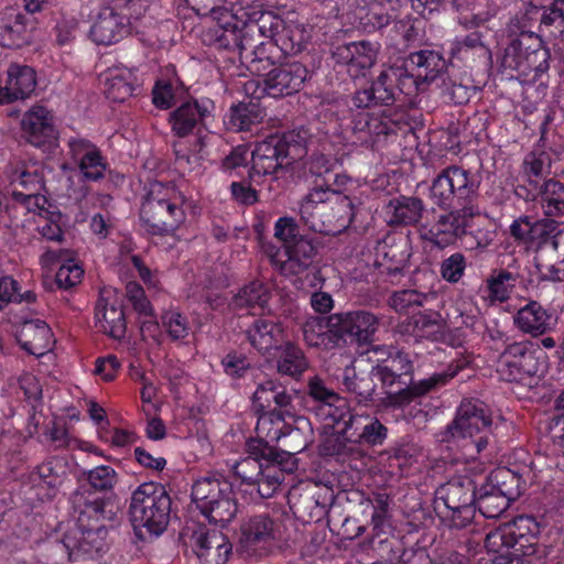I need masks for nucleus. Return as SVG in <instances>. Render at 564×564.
Listing matches in <instances>:
<instances>
[{
  "mask_svg": "<svg viewBox=\"0 0 564 564\" xmlns=\"http://www.w3.org/2000/svg\"><path fill=\"white\" fill-rule=\"evenodd\" d=\"M307 140L308 131L299 129L259 142L252 151L251 183L265 186L268 193H275L281 187L280 178L294 162L306 155Z\"/></svg>",
  "mask_w": 564,
  "mask_h": 564,
  "instance_id": "nucleus-1",
  "label": "nucleus"
},
{
  "mask_svg": "<svg viewBox=\"0 0 564 564\" xmlns=\"http://www.w3.org/2000/svg\"><path fill=\"white\" fill-rule=\"evenodd\" d=\"M247 447L248 456L236 462L231 469L261 498H270L284 480V474L296 468V459L262 441H250Z\"/></svg>",
  "mask_w": 564,
  "mask_h": 564,
  "instance_id": "nucleus-2",
  "label": "nucleus"
},
{
  "mask_svg": "<svg viewBox=\"0 0 564 564\" xmlns=\"http://www.w3.org/2000/svg\"><path fill=\"white\" fill-rule=\"evenodd\" d=\"M478 196V182L470 173L458 166H451L433 181L431 198L435 204L445 209L458 220L465 230L471 218L480 214V208L475 204Z\"/></svg>",
  "mask_w": 564,
  "mask_h": 564,
  "instance_id": "nucleus-3",
  "label": "nucleus"
},
{
  "mask_svg": "<svg viewBox=\"0 0 564 564\" xmlns=\"http://www.w3.org/2000/svg\"><path fill=\"white\" fill-rule=\"evenodd\" d=\"M172 500L156 482L141 484L131 496L130 521L138 539L145 541L161 535L167 528Z\"/></svg>",
  "mask_w": 564,
  "mask_h": 564,
  "instance_id": "nucleus-4",
  "label": "nucleus"
},
{
  "mask_svg": "<svg viewBox=\"0 0 564 564\" xmlns=\"http://www.w3.org/2000/svg\"><path fill=\"white\" fill-rule=\"evenodd\" d=\"M491 423L490 412L484 402L465 399L459 404L455 419L446 426L442 441L453 442L470 438L477 453H480L488 445Z\"/></svg>",
  "mask_w": 564,
  "mask_h": 564,
  "instance_id": "nucleus-5",
  "label": "nucleus"
},
{
  "mask_svg": "<svg viewBox=\"0 0 564 564\" xmlns=\"http://www.w3.org/2000/svg\"><path fill=\"white\" fill-rule=\"evenodd\" d=\"M169 192L160 183L152 184L142 203L140 219L151 235L173 234L185 220L184 209Z\"/></svg>",
  "mask_w": 564,
  "mask_h": 564,
  "instance_id": "nucleus-6",
  "label": "nucleus"
},
{
  "mask_svg": "<svg viewBox=\"0 0 564 564\" xmlns=\"http://www.w3.org/2000/svg\"><path fill=\"white\" fill-rule=\"evenodd\" d=\"M475 480L468 475H457L441 485L436 490L438 500L444 502L449 525L465 528L474 518L477 495Z\"/></svg>",
  "mask_w": 564,
  "mask_h": 564,
  "instance_id": "nucleus-7",
  "label": "nucleus"
},
{
  "mask_svg": "<svg viewBox=\"0 0 564 564\" xmlns=\"http://www.w3.org/2000/svg\"><path fill=\"white\" fill-rule=\"evenodd\" d=\"M282 541V524L268 513L247 517L240 524L238 551L248 556L269 554Z\"/></svg>",
  "mask_w": 564,
  "mask_h": 564,
  "instance_id": "nucleus-8",
  "label": "nucleus"
},
{
  "mask_svg": "<svg viewBox=\"0 0 564 564\" xmlns=\"http://www.w3.org/2000/svg\"><path fill=\"white\" fill-rule=\"evenodd\" d=\"M549 57L550 53L540 36L532 32H521L505 48L502 66L523 75L531 70L544 72L549 68Z\"/></svg>",
  "mask_w": 564,
  "mask_h": 564,
  "instance_id": "nucleus-9",
  "label": "nucleus"
},
{
  "mask_svg": "<svg viewBox=\"0 0 564 564\" xmlns=\"http://www.w3.org/2000/svg\"><path fill=\"white\" fill-rule=\"evenodd\" d=\"M307 74L306 67L299 62L282 64L265 74L261 82H248L246 91L252 90V94H257L260 89L256 98H260L263 94L273 98L290 96L300 91Z\"/></svg>",
  "mask_w": 564,
  "mask_h": 564,
  "instance_id": "nucleus-10",
  "label": "nucleus"
},
{
  "mask_svg": "<svg viewBox=\"0 0 564 564\" xmlns=\"http://www.w3.org/2000/svg\"><path fill=\"white\" fill-rule=\"evenodd\" d=\"M381 318L376 314L365 311H349L329 316L330 326L336 330L337 338L350 339L358 344L372 341L379 329Z\"/></svg>",
  "mask_w": 564,
  "mask_h": 564,
  "instance_id": "nucleus-11",
  "label": "nucleus"
},
{
  "mask_svg": "<svg viewBox=\"0 0 564 564\" xmlns=\"http://www.w3.org/2000/svg\"><path fill=\"white\" fill-rule=\"evenodd\" d=\"M134 6H140V2L129 0L122 7L121 0H118L117 7L126 12H118L116 8H104L90 29L93 41L97 44L110 45L122 40L129 33L131 9Z\"/></svg>",
  "mask_w": 564,
  "mask_h": 564,
  "instance_id": "nucleus-12",
  "label": "nucleus"
},
{
  "mask_svg": "<svg viewBox=\"0 0 564 564\" xmlns=\"http://www.w3.org/2000/svg\"><path fill=\"white\" fill-rule=\"evenodd\" d=\"M24 139L36 148H51L56 144L58 131L53 112L42 105H34L24 112L21 120Z\"/></svg>",
  "mask_w": 564,
  "mask_h": 564,
  "instance_id": "nucleus-13",
  "label": "nucleus"
},
{
  "mask_svg": "<svg viewBox=\"0 0 564 564\" xmlns=\"http://www.w3.org/2000/svg\"><path fill=\"white\" fill-rule=\"evenodd\" d=\"M70 505L76 527L79 528L105 524L116 517L112 503L96 497L88 489H76L70 496Z\"/></svg>",
  "mask_w": 564,
  "mask_h": 564,
  "instance_id": "nucleus-14",
  "label": "nucleus"
},
{
  "mask_svg": "<svg viewBox=\"0 0 564 564\" xmlns=\"http://www.w3.org/2000/svg\"><path fill=\"white\" fill-rule=\"evenodd\" d=\"M512 527L518 528L517 535L512 539V554L521 558L524 564H542L549 554L545 545L539 544V525L531 517H519L512 521Z\"/></svg>",
  "mask_w": 564,
  "mask_h": 564,
  "instance_id": "nucleus-15",
  "label": "nucleus"
},
{
  "mask_svg": "<svg viewBox=\"0 0 564 564\" xmlns=\"http://www.w3.org/2000/svg\"><path fill=\"white\" fill-rule=\"evenodd\" d=\"M551 155L543 150H535L528 153L522 163L523 185L516 189V194L525 200L538 198L539 188L544 181L549 180L552 171Z\"/></svg>",
  "mask_w": 564,
  "mask_h": 564,
  "instance_id": "nucleus-16",
  "label": "nucleus"
},
{
  "mask_svg": "<svg viewBox=\"0 0 564 564\" xmlns=\"http://www.w3.org/2000/svg\"><path fill=\"white\" fill-rule=\"evenodd\" d=\"M378 46L367 41L351 42L337 46L333 52L336 64L346 66L352 78L365 76L377 59Z\"/></svg>",
  "mask_w": 564,
  "mask_h": 564,
  "instance_id": "nucleus-17",
  "label": "nucleus"
},
{
  "mask_svg": "<svg viewBox=\"0 0 564 564\" xmlns=\"http://www.w3.org/2000/svg\"><path fill=\"white\" fill-rule=\"evenodd\" d=\"M372 375L383 387L404 389L412 381L413 362L408 354L393 350L387 358L378 360V364L372 367Z\"/></svg>",
  "mask_w": 564,
  "mask_h": 564,
  "instance_id": "nucleus-18",
  "label": "nucleus"
},
{
  "mask_svg": "<svg viewBox=\"0 0 564 564\" xmlns=\"http://www.w3.org/2000/svg\"><path fill=\"white\" fill-rule=\"evenodd\" d=\"M191 540L202 564H226L228 561L232 547L223 532L199 527Z\"/></svg>",
  "mask_w": 564,
  "mask_h": 564,
  "instance_id": "nucleus-19",
  "label": "nucleus"
},
{
  "mask_svg": "<svg viewBox=\"0 0 564 564\" xmlns=\"http://www.w3.org/2000/svg\"><path fill=\"white\" fill-rule=\"evenodd\" d=\"M69 154L85 181H99L105 176L107 163L100 150L84 138L68 140Z\"/></svg>",
  "mask_w": 564,
  "mask_h": 564,
  "instance_id": "nucleus-20",
  "label": "nucleus"
},
{
  "mask_svg": "<svg viewBox=\"0 0 564 564\" xmlns=\"http://www.w3.org/2000/svg\"><path fill=\"white\" fill-rule=\"evenodd\" d=\"M108 530L106 524L76 527L64 539L65 546L73 553H82L94 557L107 551Z\"/></svg>",
  "mask_w": 564,
  "mask_h": 564,
  "instance_id": "nucleus-21",
  "label": "nucleus"
},
{
  "mask_svg": "<svg viewBox=\"0 0 564 564\" xmlns=\"http://www.w3.org/2000/svg\"><path fill=\"white\" fill-rule=\"evenodd\" d=\"M327 192L325 204L328 207L324 216L323 234L335 236L348 228L354 220V204L348 196L339 192V188L327 186Z\"/></svg>",
  "mask_w": 564,
  "mask_h": 564,
  "instance_id": "nucleus-22",
  "label": "nucleus"
},
{
  "mask_svg": "<svg viewBox=\"0 0 564 564\" xmlns=\"http://www.w3.org/2000/svg\"><path fill=\"white\" fill-rule=\"evenodd\" d=\"M462 368L463 366L458 364L455 366L449 365L446 370L433 373L429 378L422 379L417 382H413L412 380L406 388L400 389L390 394V404L401 406L412 402L415 398L422 397L430 391L446 384Z\"/></svg>",
  "mask_w": 564,
  "mask_h": 564,
  "instance_id": "nucleus-23",
  "label": "nucleus"
},
{
  "mask_svg": "<svg viewBox=\"0 0 564 564\" xmlns=\"http://www.w3.org/2000/svg\"><path fill=\"white\" fill-rule=\"evenodd\" d=\"M375 264L382 273L400 274L410 258V248L405 239L379 241L376 247Z\"/></svg>",
  "mask_w": 564,
  "mask_h": 564,
  "instance_id": "nucleus-24",
  "label": "nucleus"
},
{
  "mask_svg": "<svg viewBox=\"0 0 564 564\" xmlns=\"http://www.w3.org/2000/svg\"><path fill=\"white\" fill-rule=\"evenodd\" d=\"M113 291L104 289L96 304V324L101 332L121 338L126 333V318L123 311L116 303L110 302Z\"/></svg>",
  "mask_w": 564,
  "mask_h": 564,
  "instance_id": "nucleus-25",
  "label": "nucleus"
},
{
  "mask_svg": "<svg viewBox=\"0 0 564 564\" xmlns=\"http://www.w3.org/2000/svg\"><path fill=\"white\" fill-rule=\"evenodd\" d=\"M30 36V19L18 8L6 7L0 11V44L21 46Z\"/></svg>",
  "mask_w": 564,
  "mask_h": 564,
  "instance_id": "nucleus-26",
  "label": "nucleus"
},
{
  "mask_svg": "<svg viewBox=\"0 0 564 564\" xmlns=\"http://www.w3.org/2000/svg\"><path fill=\"white\" fill-rule=\"evenodd\" d=\"M36 87V73L28 66L12 63L7 69L4 80V98L2 100L10 104L17 100L29 98Z\"/></svg>",
  "mask_w": 564,
  "mask_h": 564,
  "instance_id": "nucleus-27",
  "label": "nucleus"
},
{
  "mask_svg": "<svg viewBox=\"0 0 564 564\" xmlns=\"http://www.w3.org/2000/svg\"><path fill=\"white\" fill-rule=\"evenodd\" d=\"M240 59L252 73L260 74L273 64L272 50L278 47L274 42L259 41V39L238 37Z\"/></svg>",
  "mask_w": 564,
  "mask_h": 564,
  "instance_id": "nucleus-28",
  "label": "nucleus"
},
{
  "mask_svg": "<svg viewBox=\"0 0 564 564\" xmlns=\"http://www.w3.org/2000/svg\"><path fill=\"white\" fill-rule=\"evenodd\" d=\"M214 104L210 100L202 102H185L171 113V123L173 131L178 137H185L192 132L199 121L210 116Z\"/></svg>",
  "mask_w": 564,
  "mask_h": 564,
  "instance_id": "nucleus-29",
  "label": "nucleus"
},
{
  "mask_svg": "<svg viewBox=\"0 0 564 564\" xmlns=\"http://www.w3.org/2000/svg\"><path fill=\"white\" fill-rule=\"evenodd\" d=\"M231 484L221 475H208L197 479L192 487V501L199 511H203L213 502L231 494Z\"/></svg>",
  "mask_w": 564,
  "mask_h": 564,
  "instance_id": "nucleus-30",
  "label": "nucleus"
},
{
  "mask_svg": "<svg viewBox=\"0 0 564 564\" xmlns=\"http://www.w3.org/2000/svg\"><path fill=\"white\" fill-rule=\"evenodd\" d=\"M18 339L24 350L35 356L51 350L54 343L50 326L41 319L25 322Z\"/></svg>",
  "mask_w": 564,
  "mask_h": 564,
  "instance_id": "nucleus-31",
  "label": "nucleus"
},
{
  "mask_svg": "<svg viewBox=\"0 0 564 564\" xmlns=\"http://www.w3.org/2000/svg\"><path fill=\"white\" fill-rule=\"evenodd\" d=\"M350 430L357 441L370 447L383 445L389 435L388 427L377 416L366 412L350 421Z\"/></svg>",
  "mask_w": 564,
  "mask_h": 564,
  "instance_id": "nucleus-32",
  "label": "nucleus"
},
{
  "mask_svg": "<svg viewBox=\"0 0 564 564\" xmlns=\"http://www.w3.org/2000/svg\"><path fill=\"white\" fill-rule=\"evenodd\" d=\"M518 329L532 336H540L551 328V315L538 302L531 301L521 307L513 317Z\"/></svg>",
  "mask_w": 564,
  "mask_h": 564,
  "instance_id": "nucleus-33",
  "label": "nucleus"
},
{
  "mask_svg": "<svg viewBox=\"0 0 564 564\" xmlns=\"http://www.w3.org/2000/svg\"><path fill=\"white\" fill-rule=\"evenodd\" d=\"M424 204L419 197L400 196L391 199L386 206V215L390 225H414L423 214Z\"/></svg>",
  "mask_w": 564,
  "mask_h": 564,
  "instance_id": "nucleus-34",
  "label": "nucleus"
},
{
  "mask_svg": "<svg viewBox=\"0 0 564 564\" xmlns=\"http://www.w3.org/2000/svg\"><path fill=\"white\" fill-rule=\"evenodd\" d=\"M137 77L126 67H113L105 73V94L109 100L123 102L132 96Z\"/></svg>",
  "mask_w": 564,
  "mask_h": 564,
  "instance_id": "nucleus-35",
  "label": "nucleus"
},
{
  "mask_svg": "<svg viewBox=\"0 0 564 564\" xmlns=\"http://www.w3.org/2000/svg\"><path fill=\"white\" fill-rule=\"evenodd\" d=\"M406 65L425 84L435 80L441 75L446 67V62L440 53L422 50L411 53L406 58Z\"/></svg>",
  "mask_w": 564,
  "mask_h": 564,
  "instance_id": "nucleus-36",
  "label": "nucleus"
},
{
  "mask_svg": "<svg viewBox=\"0 0 564 564\" xmlns=\"http://www.w3.org/2000/svg\"><path fill=\"white\" fill-rule=\"evenodd\" d=\"M327 188L316 187L311 191L300 207L301 218L313 231L322 232L325 229L324 216L327 214L328 205L325 204Z\"/></svg>",
  "mask_w": 564,
  "mask_h": 564,
  "instance_id": "nucleus-37",
  "label": "nucleus"
},
{
  "mask_svg": "<svg viewBox=\"0 0 564 564\" xmlns=\"http://www.w3.org/2000/svg\"><path fill=\"white\" fill-rule=\"evenodd\" d=\"M303 337L311 347L330 349L340 340L328 317L313 316L303 324Z\"/></svg>",
  "mask_w": 564,
  "mask_h": 564,
  "instance_id": "nucleus-38",
  "label": "nucleus"
},
{
  "mask_svg": "<svg viewBox=\"0 0 564 564\" xmlns=\"http://www.w3.org/2000/svg\"><path fill=\"white\" fill-rule=\"evenodd\" d=\"M285 253L288 259L281 264L282 272L300 274L311 267L316 251L308 239L300 236L291 245H286Z\"/></svg>",
  "mask_w": 564,
  "mask_h": 564,
  "instance_id": "nucleus-39",
  "label": "nucleus"
},
{
  "mask_svg": "<svg viewBox=\"0 0 564 564\" xmlns=\"http://www.w3.org/2000/svg\"><path fill=\"white\" fill-rule=\"evenodd\" d=\"M251 345L259 351L268 352L282 343V329L279 324L269 319H257L247 330Z\"/></svg>",
  "mask_w": 564,
  "mask_h": 564,
  "instance_id": "nucleus-40",
  "label": "nucleus"
},
{
  "mask_svg": "<svg viewBox=\"0 0 564 564\" xmlns=\"http://www.w3.org/2000/svg\"><path fill=\"white\" fill-rule=\"evenodd\" d=\"M372 370L356 372L355 368L347 366L344 369L343 384L347 392L355 394L358 403L372 401L377 384Z\"/></svg>",
  "mask_w": 564,
  "mask_h": 564,
  "instance_id": "nucleus-41",
  "label": "nucleus"
},
{
  "mask_svg": "<svg viewBox=\"0 0 564 564\" xmlns=\"http://www.w3.org/2000/svg\"><path fill=\"white\" fill-rule=\"evenodd\" d=\"M283 25L284 21L279 15L272 11H263L260 12L257 20L248 22L239 35L249 39H269L276 43V37L280 35Z\"/></svg>",
  "mask_w": 564,
  "mask_h": 564,
  "instance_id": "nucleus-42",
  "label": "nucleus"
},
{
  "mask_svg": "<svg viewBox=\"0 0 564 564\" xmlns=\"http://www.w3.org/2000/svg\"><path fill=\"white\" fill-rule=\"evenodd\" d=\"M519 279L520 273L516 268L494 270L487 279L488 299L492 302H506Z\"/></svg>",
  "mask_w": 564,
  "mask_h": 564,
  "instance_id": "nucleus-43",
  "label": "nucleus"
},
{
  "mask_svg": "<svg viewBox=\"0 0 564 564\" xmlns=\"http://www.w3.org/2000/svg\"><path fill=\"white\" fill-rule=\"evenodd\" d=\"M451 213L438 216L435 224L426 234V238L436 247L445 248L465 234L462 225Z\"/></svg>",
  "mask_w": 564,
  "mask_h": 564,
  "instance_id": "nucleus-44",
  "label": "nucleus"
},
{
  "mask_svg": "<svg viewBox=\"0 0 564 564\" xmlns=\"http://www.w3.org/2000/svg\"><path fill=\"white\" fill-rule=\"evenodd\" d=\"M557 229L556 224L551 219H544L533 223L530 217L524 216L516 219L510 226V234L520 241L542 239L546 234Z\"/></svg>",
  "mask_w": 564,
  "mask_h": 564,
  "instance_id": "nucleus-45",
  "label": "nucleus"
},
{
  "mask_svg": "<svg viewBox=\"0 0 564 564\" xmlns=\"http://www.w3.org/2000/svg\"><path fill=\"white\" fill-rule=\"evenodd\" d=\"M490 490H497L511 502L521 494V477L509 468H498L484 482Z\"/></svg>",
  "mask_w": 564,
  "mask_h": 564,
  "instance_id": "nucleus-46",
  "label": "nucleus"
},
{
  "mask_svg": "<svg viewBox=\"0 0 564 564\" xmlns=\"http://www.w3.org/2000/svg\"><path fill=\"white\" fill-rule=\"evenodd\" d=\"M288 424L284 422L281 410L264 411L258 417L256 425L257 438L254 441L275 442L282 438Z\"/></svg>",
  "mask_w": 564,
  "mask_h": 564,
  "instance_id": "nucleus-47",
  "label": "nucleus"
},
{
  "mask_svg": "<svg viewBox=\"0 0 564 564\" xmlns=\"http://www.w3.org/2000/svg\"><path fill=\"white\" fill-rule=\"evenodd\" d=\"M511 501L497 490H490L485 484H481L477 490L475 499V509L488 519L500 517L510 506Z\"/></svg>",
  "mask_w": 564,
  "mask_h": 564,
  "instance_id": "nucleus-48",
  "label": "nucleus"
},
{
  "mask_svg": "<svg viewBox=\"0 0 564 564\" xmlns=\"http://www.w3.org/2000/svg\"><path fill=\"white\" fill-rule=\"evenodd\" d=\"M265 116L259 104L249 101L231 107L228 124L237 131L250 130L252 126L260 123Z\"/></svg>",
  "mask_w": 564,
  "mask_h": 564,
  "instance_id": "nucleus-49",
  "label": "nucleus"
},
{
  "mask_svg": "<svg viewBox=\"0 0 564 564\" xmlns=\"http://www.w3.org/2000/svg\"><path fill=\"white\" fill-rule=\"evenodd\" d=\"M541 206L546 216L557 217L564 214V184L557 180L549 178L539 188Z\"/></svg>",
  "mask_w": 564,
  "mask_h": 564,
  "instance_id": "nucleus-50",
  "label": "nucleus"
},
{
  "mask_svg": "<svg viewBox=\"0 0 564 564\" xmlns=\"http://www.w3.org/2000/svg\"><path fill=\"white\" fill-rule=\"evenodd\" d=\"M269 297L265 286L259 281H253L240 290L234 297L232 304L237 308H250L251 314L254 315L264 310Z\"/></svg>",
  "mask_w": 564,
  "mask_h": 564,
  "instance_id": "nucleus-51",
  "label": "nucleus"
},
{
  "mask_svg": "<svg viewBox=\"0 0 564 564\" xmlns=\"http://www.w3.org/2000/svg\"><path fill=\"white\" fill-rule=\"evenodd\" d=\"M379 76L370 87L358 90L352 97V104L357 108H370L375 106H390L395 101L391 90L383 87Z\"/></svg>",
  "mask_w": 564,
  "mask_h": 564,
  "instance_id": "nucleus-52",
  "label": "nucleus"
},
{
  "mask_svg": "<svg viewBox=\"0 0 564 564\" xmlns=\"http://www.w3.org/2000/svg\"><path fill=\"white\" fill-rule=\"evenodd\" d=\"M359 412L351 410L345 398L339 395V400L329 402L315 414L318 419L330 426H340L349 429L350 421L357 417Z\"/></svg>",
  "mask_w": 564,
  "mask_h": 564,
  "instance_id": "nucleus-53",
  "label": "nucleus"
},
{
  "mask_svg": "<svg viewBox=\"0 0 564 564\" xmlns=\"http://www.w3.org/2000/svg\"><path fill=\"white\" fill-rule=\"evenodd\" d=\"M513 360L518 364L520 370L528 377L536 376L541 369L539 357L535 355L533 345L528 341H513L508 344Z\"/></svg>",
  "mask_w": 564,
  "mask_h": 564,
  "instance_id": "nucleus-54",
  "label": "nucleus"
},
{
  "mask_svg": "<svg viewBox=\"0 0 564 564\" xmlns=\"http://www.w3.org/2000/svg\"><path fill=\"white\" fill-rule=\"evenodd\" d=\"M451 54L459 59H468L475 56L487 57L489 50L477 31L467 34L462 39H456L452 43Z\"/></svg>",
  "mask_w": 564,
  "mask_h": 564,
  "instance_id": "nucleus-55",
  "label": "nucleus"
},
{
  "mask_svg": "<svg viewBox=\"0 0 564 564\" xmlns=\"http://www.w3.org/2000/svg\"><path fill=\"white\" fill-rule=\"evenodd\" d=\"M434 297L433 293H422L416 290L406 289L393 292L388 300V305L400 314H408Z\"/></svg>",
  "mask_w": 564,
  "mask_h": 564,
  "instance_id": "nucleus-56",
  "label": "nucleus"
},
{
  "mask_svg": "<svg viewBox=\"0 0 564 564\" xmlns=\"http://www.w3.org/2000/svg\"><path fill=\"white\" fill-rule=\"evenodd\" d=\"M349 429H339L337 435L330 441L332 454L339 457H348L352 460H359L366 453L361 442L357 441Z\"/></svg>",
  "mask_w": 564,
  "mask_h": 564,
  "instance_id": "nucleus-57",
  "label": "nucleus"
},
{
  "mask_svg": "<svg viewBox=\"0 0 564 564\" xmlns=\"http://www.w3.org/2000/svg\"><path fill=\"white\" fill-rule=\"evenodd\" d=\"M209 522L218 524L220 527L229 523L237 514V502L234 496V491L228 496L219 498L212 506H208L200 511Z\"/></svg>",
  "mask_w": 564,
  "mask_h": 564,
  "instance_id": "nucleus-58",
  "label": "nucleus"
},
{
  "mask_svg": "<svg viewBox=\"0 0 564 564\" xmlns=\"http://www.w3.org/2000/svg\"><path fill=\"white\" fill-rule=\"evenodd\" d=\"M306 395L315 403L313 406L315 414L329 402L339 400V394L319 376H312L307 379Z\"/></svg>",
  "mask_w": 564,
  "mask_h": 564,
  "instance_id": "nucleus-59",
  "label": "nucleus"
},
{
  "mask_svg": "<svg viewBox=\"0 0 564 564\" xmlns=\"http://www.w3.org/2000/svg\"><path fill=\"white\" fill-rule=\"evenodd\" d=\"M12 185L13 191L39 194L44 189L43 174L35 165L17 170L12 175Z\"/></svg>",
  "mask_w": 564,
  "mask_h": 564,
  "instance_id": "nucleus-60",
  "label": "nucleus"
},
{
  "mask_svg": "<svg viewBox=\"0 0 564 564\" xmlns=\"http://www.w3.org/2000/svg\"><path fill=\"white\" fill-rule=\"evenodd\" d=\"M35 301V294L32 291L20 292V285L17 280L10 275L0 278V311L4 310L10 303H32Z\"/></svg>",
  "mask_w": 564,
  "mask_h": 564,
  "instance_id": "nucleus-61",
  "label": "nucleus"
},
{
  "mask_svg": "<svg viewBox=\"0 0 564 564\" xmlns=\"http://www.w3.org/2000/svg\"><path fill=\"white\" fill-rule=\"evenodd\" d=\"M308 367V362L303 351L293 345H288L283 356L278 362V370L282 375L297 377Z\"/></svg>",
  "mask_w": 564,
  "mask_h": 564,
  "instance_id": "nucleus-62",
  "label": "nucleus"
},
{
  "mask_svg": "<svg viewBox=\"0 0 564 564\" xmlns=\"http://www.w3.org/2000/svg\"><path fill=\"white\" fill-rule=\"evenodd\" d=\"M276 37V46L285 54L300 53L306 42L304 29L299 25H283Z\"/></svg>",
  "mask_w": 564,
  "mask_h": 564,
  "instance_id": "nucleus-63",
  "label": "nucleus"
},
{
  "mask_svg": "<svg viewBox=\"0 0 564 564\" xmlns=\"http://www.w3.org/2000/svg\"><path fill=\"white\" fill-rule=\"evenodd\" d=\"M90 487L97 491H110L118 481L116 470L108 465H100L83 473Z\"/></svg>",
  "mask_w": 564,
  "mask_h": 564,
  "instance_id": "nucleus-64",
  "label": "nucleus"
}]
</instances>
